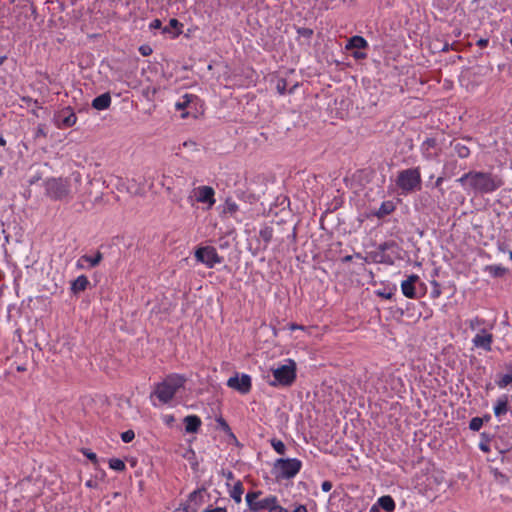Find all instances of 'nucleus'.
Returning <instances> with one entry per match:
<instances>
[{
	"label": "nucleus",
	"instance_id": "obj_49",
	"mask_svg": "<svg viewBox=\"0 0 512 512\" xmlns=\"http://www.w3.org/2000/svg\"><path fill=\"white\" fill-rule=\"evenodd\" d=\"M22 101L27 104L28 106L29 105H34L36 108H42L41 104L38 102V100L36 99H32L31 97H23L22 98Z\"/></svg>",
	"mask_w": 512,
	"mask_h": 512
},
{
	"label": "nucleus",
	"instance_id": "obj_15",
	"mask_svg": "<svg viewBox=\"0 0 512 512\" xmlns=\"http://www.w3.org/2000/svg\"><path fill=\"white\" fill-rule=\"evenodd\" d=\"M495 448L500 453H506L512 449V431L511 430H503L496 438H495Z\"/></svg>",
	"mask_w": 512,
	"mask_h": 512
},
{
	"label": "nucleus",
	"instance_id": "obj_64",
	"mask_svg": "<svg viewBox=\"0 0 512 512\" xmlns=\"http://www.w3.org/2000/svg\"><path fill=\"white\" fill-rule=\"evenodd\" d=\"M38 109H39V108H36V107L34 106V108L31 110V113H32L34 116H36V117H39V115H38Z\"/></svg>",
	"mask_w": 512,
	"mask_h": 512
},
{
	"label": "nucleus",
	"instance_id": "obj_56",
	"mask_svg": "<svg viewBox=\"0 0 512 512\" xmlns=\"http://www.w3.org/2000/svg\"><path fill=\"white\" fill-rule=\"evenodd\" d=\"M332 486H333L332 483L330 481L326 480V481L322 482L321 489L324 492H329L332 489Z\"/></svg>",
	"mask_w": 512,
	"mask_h": 512
},
{
	"label": "nucleus",
	"instance_id": "obj_28",
	"mask_svg": "<svg viewBox=\"0 0 512 512\" xmlns=\"http://www.w3.org/2000/svg\"><path fill=\"white\" fill-rule=\"evenodd\" d=\"M273 228L270 226H264L259 231V237L264 242V249L268 247L269 243L273 238Z\"/></svg>",
	"mask_w": 512,
	"mask_h": 512
},
{
	"label": "nucleus",
	"instance_id": "obj_33",
	"mask_svg": "<svg viewBox=\"0 0 512 512\" xmlns=\"http://www.w3.org/2000/svg\"><path fill=\"white\" fill-rule=\"evenodd\" d=\"M108 463L109 467L115 471L123 472L126 469L124 461L119 458H111Z\"/></svg>",
	"mask_w": 512,
	"mask_h": 512
},
{
	"label": "nucleus",
	"instance_id": "obj_61",
	"mask_svg": "<svg viewBox=\"0 0 512 512\" xmlns=\"http://www.w3.org/2000/svg\"><path fill=\"white\" fill-rule=\"evenodd\" d=\"M83 262H85V261H84V260H81V257H80V258L77 260V262H76V267H77L78 269H84V268H85V266H84Z\"/></svg>",
	"mask_w": 512,
	"mask_h": 512
},
{
	"label": "nucleus",
	"instance_id": "obj_5",
	"mask_svg": "<svg viewBox=\"0 0 512 512\" xmlns=\"http://www.w3.org/2000/svg\"><path fill=\"white\" fill-rule=\"evenodd\" d=\"M395 182L404 194L420 190L422 183L420 168L413 167L399 171Z\"/></svg>",
	"mask_w": 512,
	"mask_h": 512
},
{
	"label": "nucleus",
	"instance_id": "obj_38",
	"mask_svg": "<svg viewBox=\"0 0 512 512\" xmlns=\"http://www.w3.org/2000/svg\"><path fill=\"white\" fill-rule=\"evenodd\" d=\"M47 137V126L46 124H38L37 128L34 132V139L38 140L40 138H46Z\"/></svg>",
	"mask_w": 512,
	"mask_h": 512
},
{
	"label": "nucleus",
	"instance_id": "obj_12",
	"mask_svg": "<svg viewBox=\"0 0 512 512\" xmlns=\"http://www.w3.org/2000/svg\"><path fill=\"white\" fill-rule=\"evenodd\" d=\"M197 202L207 204V209H211L215 204V191L210 186H199L193 190Z\"/></svg>",
	"mask_w": 512,
	"mask_h": 512
},
{
	"label": "nucleus",
	"instance_id": "obj_42",
	"mask_svg": "<svg viewBox=\"0 0 512 512\" xmlns=\"http://www.w3.org/2000/svg\"><path fill=\"white\" fill-rule=\"evenodd\" d=\"M81 453L86 456L94 465H98V457L96 453L92 452L88 448H82Z\"/></svg>",
	"mask_w": 512,
	"mask_h": 512
},
{
	"label": "nucleus",
	"instance_id": "obj_25",
	"mask_svg": "<svg viewBox=\"0 0 512 512\" xmlns=\"http://www.w3.org/2000/svg\"><path fill=\"white\" fill-rule=\"evenodd\" d=\"M484 271L493 278H501L507 273L508 269L500 264H492L485 266Z\"/></svg>",
	"mask_w": 512,
	"mask_h": 512
},
{
	"label": "nucleus",
	"instance_id": "obj_16",
	"mask_svg": "<svg viewBox=\"0 0 512 512\" xmlns=\"http://www.w3.org/2000/svg\"><path fill=\"white\" fill-rule=\"evenodd\" d=\"M419 276L416 274H411L408 278L401 283V291L403 295L410 299L417 298V292L415 284L419 281Z\"/></svg>",
	"mask_w": 512,
	"mask_h": 512
},
{
	"label": "nucleus",
	"instance_id": "obj_39",
	"mask_svg": "<svg viewBox=\"0 0 512 512\" xmlns=\"http://www.w3.org/2000/svg\"><path fill=\"white\" fill-rule=\"evenodd\" d=\"M484 424V419L474 417L469 422V429L472 431H479Z\"/></svg>",
	"mask_w": 512,
	"mask_h": 512
},
{
	"label": "nucleus",
	"instance_id": "obj_37",
	"mask_svg": "<svg viewBox=\"0 0 512 512\" xmlns=\"http://www.w3.org/2000/svg\"><path fill=\"white\" fill-rule=\"evenodd\" d=\"M375 261L378 263L392 265L394 263L392 257L386 253L376 252Z\"/></svg>",
	"mask_w": 512,
	"mask_h": 512
},
{
	"label": "nucleus",
	"instance_id": "obj_30",
	"mask_svg": "<svg viewBox=\"0 0 512 512\" xmlns=\"http://www.w3.org/2000/svg\"><path fill=\"white\" fill-rule=\"evenodd\" d=\"M509 373L503 374L497 381V385L500 388H505L512 383V364L507 366Z\"/></svg>",
	"mask_w": 512,
	"mask_h": 512
},
{
	"label": "nucleus",
	"instance_id": "obj_22",
	"mask_svg": "<svg viewBox=\"0 0 512 512\" xmlns=\"http://www.w3.org/2000/svg\"><path fill=\"white\" fill-rule=\"evenodd\" d=\"M90 285V282L85 275L78 276L75 280L71 282L70 290L73 294L78 295L81 292L85 291L88 286Z\"/></svg>",
	"mask_w": 512,
	"mask_h": 512
},
{
	"label": "nucleus",
	"instance_id": "obj_52",
	"mask_svg": "<svg viewBox=\"0 0 512 512\" xmlns=\"http://www.w3.org/2000/svg\"><path fill=\"white\" fill-rule=\"evenodd\" d=\"M139 52L143 56H149L152 53V48L150 46H148V45H142L139 48Z\"/></svg>",
	"mask_w": 512,
	"mask_h": 512
},
{
	"label": "nucleus",
	"instance_id": "obj_43",
	"mask_svg": "<svg viewBox=\"0 0 512 512\" xmlns=\"http://www.w3.org/2000/svg\"><path fill=\"white\" fill-rule=\"evenodd\" d=\"M216 423L218 425V428L223 431L225 434L230 433V426L227 423V421L223 417L216 418Z\"/></svg>",
	"mask_w": 512,
	"mask_h": 512
},
{
	"label": "nucleus",
	"instance_id": "obj_11",
	"mask_svg": "<svg viewBox=\"0 0 512 512\" xmlns=\"http://www.w3.org/2000/svg\"><path fill=\"white\" fill-rule=\"evenodd\" d=\"M227 386L241 394H247L252 388V380L248 374H242L240 377L238 374H235L228 379Z\"/></svg>",
	"mask_w": 512,
	"mask_h": 512
},
{
	"label": "nucleus",
	"instance_id": "obj_7",
	"mask_svg": "<svg viewBox=\"0 0 512 512\" xmlns=\"http://www.w3.org/2000/svg\"><path fill=\"white\" fill-rule=\"evenodd\" d=\"M194 256L196 260L208 268H214L216 264H221L224 261V258L217 253V250L214 246H199L195 252Z\"/></svg>",
	"mask_w": 512,
	"mask_h": 512
},
{
	"label": "nucleus",
	"instance_id": "obj_27",
	"mask_svg": "<svg viewBox=\"0 0 512 512\" xmlns=\"http://www.w3.org/2000/svg\"><path fill=\"white\" fill-rule=\"evenodd\" d=\"M230 497L236 502L240 503L242 501V495L244 493V487L241 481H237L232 489L230 490Z\"/></svg>",
	"mask_w": 512,
	"mask_h": 512
},
{
	"label": "nucleus",
	"instance_id": "obj_2",
	"mask_svg": "<svg viewBox=\"0 0 512 512\" xmlns=\"http://www.w3.org/2000/svg\"><path fill=\"white\" fill-rule=\"evenodd\" d=\"M187 381L186 376L178 373H171L165 377L162 382L155 385L154 390L150 395L151 401L156 397L161 404H168L175 396V394L184 388ZM154 406H157L155 402H152Z\"/></svg>",
	"mask_w": 512,
	"mask_h": 512
},
{
	"label": "nucleus",
	"instance_id": "obj_35",
	"mask_svg": "<svg viewBox=\"0 0 512 512\" xmlns=\"http://www.w3.org/2000/svg\"><path fill=\"white\" fill-rule=\"evenodd\" d=\"M270 444L278 454L284 455L286 453V445L283 443V441L277 438H272L270 440Z\"/></svg>",
	"mask_w": 512,
	"mask_h": 512
},
{
	"label": "nucleus",
	"instance_id": "obj_23",
	"mask_svg": "<svg viewBox=\"0 0 512 512\" xmlns=\"http://www.w3.org/2000/svg\"><path fill=\"white\" fill-rule=\"evenodd\" d=\"M494 414L496 417H500L506 414L509 410V397L504 394L497 398L496 403L494 405Z\"/></svg>",
	"mask_w": 512,
	"mask_h": 512
},
{
	"label": "nucleus",
	"instance_id": "obj_31",
	"mask_svg": "<svg viewBox=\"0 0 512 512\" xmlns=\"http://www.w3.org/2000/svg\"><path fill=\"white\" fill-rule=\"evenodd\" d=\"M480 438H481V441L479 442V449L485 453L489 452L490 451V442L492 440V437L486 433V432H482L480 434Z\"/></svg>",
	"mask_w": 512,
	"mask_h": 512
},
{
	"label": "nucleus",
	"instance_id": "obj_63",
	"mask_svg": "<svg viewBox=\"0 0 512 512\" xmlns=\"http://www.w3.org/2000/svg\"><path fill=\"white\" fill-rule=\"evenodd\" d=\"M481 419H484V423L485 422H489L491 420V415L490 414H485L483 417H480Z\"/></svg>",
	"mask_w": 512,
	"mask_h": 512
},
{
	"label": "nucleus",
	"instance_id": "obj_9",
	"mask_svg": "<svg viewBox=\"0 0 512 512\" xmlns=\"http://www.w3.org/2000/svg\"><path fill=\"white\" fill-rule=\"evenodd\" d=\"M198 101L199 98L196 95L186 93L175 103V109L181 111L180 117L182 119H186L191 115L192 109L196 110Z\"/></svg>",
	"mask_w": 512,
	"mask_h": 512
},
{
	"label": "nucleus",
	"instance_id": "obj_46",
	"mask_svg": "<svg viewBox=\"0 0 512 512\" xmlns=\"http://www.w3.org/2000/svg\"><path fill=\"white\" fill-rule=\"evenodd\" d=\"M445 180V177L444 176H439L436 181L434 182V184L431 186L432 188H436L438 189V191L440 192V194L443 196L445 194V190L442 188V184Z\"/></svg>",
	"mask_w": 512,
	"mask_h": 512
},
{
	"label": "nucleus",
	"instance_id": "obj_41",
	"mask_svg": "<svg viewBox=\"0 0 512 512\" xmlns=\"http://www.w3.org/2000/svg\"><path fill=\"white\" fill-rule=\"evenodd\" d=\"M276 90L280 95L287 93V80L285 78H279L276 82Z\"/></svg>",
	"mask_w": 512,
	"mask_h": 512
},
{
	"label": "nucleus",
	"instance_id": "obj_50",
	"mask_svg": "<svg viewBox=\"0 0 512 512\" xmlns=\"http://www.w3.org/2000/svg\"><path fill=\"white\" fill-rule=\"evenodd\" d=\"M162 28H163L162 27V21L160 19H154L149 24V29L150 30H157V29H161L162 30Z\"/></svg>",
	"mask_w": 512,
	"mask_h": 512
},
{
	"label": "nucleus",
	"instance_id": "obj_17",
	"mask_svg": "<svg viewBox=\"0 0 512 512\" xmlns=\"http://www.w3.org/2000/svg\"><path fill=\"white\" fill-rule=\"evenodd\" d=\"M436 146L437 141L435 138H426L420 146L423 158L426 160H434L438 156V154L433 151Z\"/></svg>",
	"mask_w": 512,
	"mask_h": 512
},
{
	"label": "nucleus",
	"instance_id": "obj_62",
	"mask_svg": "<svg viewBox=\"0 0 512 512\" xmlns=\"http://www.w3.org/2000/svg\"><path fill=\"white\" fill-rule=\"evenodd\" d=\"M289 329H290V330H292V331H293V330H296V329H303V326H300V325H298V324L291 323V324L289 325Z\"/></svg>",
	"mask_w": 512,
	"mask_h": 512
},
{
	"label": "nucleus",
	"instance_id": "obj_44",
	"mask_svg": "<svg viewBox=\"0 0 512 512\" xmlns=\"http://www.w3.org/2000/svg\"><path fill=\"white\" fill-rule=\"evenodd\" d=\"M394 246H396V243L394 241L383 242L378 245L377 252L385 253L387 250L391 249Z\"/></svg>",
	"mask_w": 512,
	"mask_h": 512
},
{
	"label": "nucleus",
	"instance_id": "obj_45",
	"mask_svg": "<svg viewBox=\"0 0 512 512\" xmlns=\"http://www.w3.org/2000/svg\"><path fill=\"white\" fill-rule=\"evenodd\" d=\"M135 438V433L133 430H127L121 433V439L124 443H129Z\"/></svg>",
	"mask_w": 512,
	"mask_h": 512
},
{
	"label": "nucleus",
	"instance_id": "obj_14",
	"mask_svg": "<svg viewBox=\"0 0 512 512\" xmlns=\"http://www.w3.org/2000/svg\"><path fill=\"white\" fill-rule=\"evenodd\" d=\"M396 504L390 495H384L377 499L376 503L370 508V512H393Z\"/></svg>",
	"mask_w": 512,
	"mask_h": 512
},
{
	"label": "nucleus",
	"instance_id": "obj_21",
	"mask_svg": "<svg viewBox=\"0 0 512 512\" xmlns=\"http://www.w3.org/2000/svg\"><path fill=\"white\" fill-rule=\"evenodd\" d=\"M186 433H197L202 425V421L197 415H188L183 420Z\"/></svg>",
	"mask_w": 512,
	"mask_h": 512
},
{
	"label": "nucleus",
	"instance_id": "obj_40",
	"mask_svg": "<svg viewBox=\"0 0 512 512\" xmlns=\"http://www.w3.org/2000/svg\"><path fill=\"white\" fill-rule=\"evenodd\" d=\"M396 291V286L393 287L390 291H387L386 289L383 290H376L375 294L381 298L391 300L394 297V292Z\"/></svg>",
	"mask_w": 512,
	"mask_h": 512
},
{
	"label": "nucleus",
	"instance_id": "obj_32",
	"mask_svg": "<svg viewBox=\"0 0 512 512\" xmlns=\"http://www.w3.org/2000/svg\"><path fill=\"white\" fill-rule=\"evenodd\" d=\"M239 207L236 204L235 201H233L231 198H227L224 204V213H228L231 216H234V214L238 211Z\"/></svg>",
	"mask_w": 512,
	"mask_h": 512
},
{
	"label": "nucleus",
	"instance_id": "obj_34",
	"mask_svg": "<svg viewBox=\"0 0 512 512\" xmlns=\"http://www.w3.org/2000/svg\"><path fill=\"white\" fill-rule=\"evenodd\" d=\"M485 323L486 321L478 316L466 320V324L471 330L479 329L481 326L485 325Z\"/></svg>",
	"mask_w": 512,
	"mask_h": 512
},
{
	"label": "nucleus",
	"instance_id": "obj_60",
	"mask_svg": "<svg viewBox=\"0 0 512 512\" xmlns=\"http://www.w3.org/2000/svg\"><path fill=\"white\" fill-rule=\"evenodd\" d=\"M164 420L166 424L170 425L174 422L175 419L173 415H166Z\"/></svg>",
	"mask_w": 512,
	"mask_h": 512
},
{
	"label": "nucleus",
	"instance_id": "obj_58",
	"mask_svg": "<svg viewBox=\"0 0 512 512\" xmlns=\"http://www.w3.org/2000/svg\"><path fill=\"white\" fill-rule=\"evenodd\" d=\"M85 486L88 488H97V483L93 479H89L86 481Z\"/></svg>",
	"mask_w": 512,
	"mask_h": 512
},
{
	"label": "nucleus",
	"instance_id": "obj_10",
	"mask_svg": "<svg viewBox=\"0 0 512 512\" xmlns=\"http://www.w3.org/2000/svg\"><path fill=\"white\" fill-rule=\"evenodd\" d=\"M76 121L77 116L70 106L62 108L54 115V122L60 129L70 128L76 124Z\"/></svg>",
	"mask_w": 512,
	"mask_h": 512
},
{
	"label": "nucleus",
	"instance_id": "obj_6",
	"mask_svg": "<svg viewBox=\"0 0 512 512\" xmlns=\"http://www.w3.org/2000/svg\"><path fill=\"white\" fill-rule=\"evenodd\" d=\"M302 462L297 458H279L273 466V473L276 478L291 479L301 470Z\"/></svg>",
	"mask_w": 512,
	"mask_h": 512
},
{
	"label": "nucleus",
	"instance_id": "obj_26",
	"mask_svg": "<svg viewBox=\"0 0 512 512\" xmlns=\"http://www.w3.org/2000/svg\"><path fill=\"white\" fill-rule=\"evenodd\" d=\"M451 147L453 148L456 155L461 159H465L470 156V153H471L470 149L465 144H463L461 142L452 141Z\"/></svg>",
	"mask_w": 512,
	"mask_h": 512
},
{
	"label": "nucleus",
	"instance_id": "obj_36",
	"mask_svg": "<svg viewBox=\"0 0 512 512\" xmlns=\"http://www.w3.org/2000/svg\"><path fill=\"white\" fill-rule=\"evenodd\" d=\"M296 31H297L298 36L305 38L307 40L306 44L309 45L310 40L314 34L313 29L306 28V27H298Z\"/></svg>",
	"mask_w": 512,
	"mask_h": 512
},
{
	"label": "nucleus",
	"instance_id": "obj_53",
	"mask_svg": "<svg viewBox=\"0 0 512 512\" xmlns=\"http://www.w3.org/2000/svg\"><path fill=\"white\" fill-rule=\"evenodd\" d=\"M202 512H227V509L225 507H216L212 508L211 505H209L206 509H204Z\"/></svg>",
	"mask_w": 512,
	"mask_h": 512
},
{
	"label": "nucleus",
	"instance_id": "obj_8",
	"mask_svg": "<svg viewBox=\"0 0 512 512\" xmlns=\"http://www.w3.org/2000/svg\"><path fill=\"white\" fill-rule=\"evenodd\" d=\"M260 491H250L246 494L245 500L249 509L253 512L258 510H267L270 505L275 503V496H268L258 500Z\"/></svg>",
	"mask_w": 512,
	"mask_h": 512
},
{
	"label": "nucleus",
	"instance_id": "obj_54",
	"mask_svg": "<svg viewBox=\"0 0 512 512\" xmlns=\"http://www.w3.org/2000/svg\"><path fill=\"white\" fill-rule=\"evenodd\" d=\"M287 239L293 243H296V240H297L296 226H293L291 228V233L287 235Z\"/></svg>",
	"mask_w": 512,
	"mask_h": 512
},
{
	"label": "nucleus",
	"instance_id": "obj_19",
	"mask_svg": "<svg viewBox=\"0 0 512 512\" xmlns=\"http://www.w3.org/2000/svg\"><path fill=\"white\" fill-rule=\"evenodd\" d=\"M368 46V42L364 37L360 35H355L348 39L345 45V49L348 51L364 50L367 49Z\"/></svg>",
	"mask_w": 512,
	"mask_h": 512
},
{
	"label": "nucleus",
	"instance_id": "obj_3",
	"mask_svg": "<svg viewBox=\"0 0 512 512\" xmlns=\"http://www.w3.org/2000/svg\"><path fill=\"white\" fill-rule=\"evenodd\" d=\"M44 189L45 195L53 201L69 202L73 198L69 178H47L44 181Z\"/></svg>",
	"mask_w": 512,
	"mask_h": 512
},
{
	"label": "nucleus",
	"instance_id": "obj_59",
	"mask_svg": "<svg viewBox=\"0 0 512 512\" xmlns=\"http://www.w3.org/2000/svg\"><path fill=\"white\" fill-rule=\"evenodd\" d=\"M294 512H308L305 505H298L295 507Z\"/></svg>",
	"mask_w": 512,
	"mask_h": 512
},
{
	"label": "nucleus",
	"instance_id": "obj_13",
	"mask_svg": "<svg viewBox=\"0 0 512 512\" xmlns=\"http://www.w3.org/2000/svg\"><path fill=\"white\" fill-rule=\"evenodd\" d=\"M472 343L476 348H481L487 352L492 350L493 335L486 328H481L472 339Z\"/></svg>",
	"mask_w": 512,
	"mask_h": 512
},
{
	"label": "nucleus",
	"instance_id": "obj_29",
	"mask_svg": "<svg viewBox=\"0 0 512 512\" xmlns=\"http://www.w3.org/2000/svg\"><path fill=\"white\" fill-rule=\"evenodd\" d=\"M103 259V254L100 251H97L94 256L90 255H82L81 260H84L86 263L89 264V268H94L100 264V262Z\"/></svg>",
	"mask_w": 512,
	"mask_h": 512
},
{
	"label": "nucleus",
	"instance_id": "obj_4",
	"mask_svg": "<svg viewBox=\"0 0 512 512\" xmlns=\"http://www.w3.org/2000/svg\"><path fill=\"white\" fill-rule=\"evenodd\" d=\"M297 367L292 359H287L286 363L277 368L272 369L273 380H268V384L272 387H289L296 380Z\"/></svg>",
	"mask_w": 512,
	"mask_h": 512
},
{
	"label": "nucleus",
	"instance_id": "obj_55",
	"mask_svg": "<svg viewBox=\"0 0 512 512\" xmlns=\"http://www.w3.org/2000/svg\"><path fill=\"white\" fill-rule=\"evenodd\" d=\"M226 435H227L230 443L239 445V441H238L237 437L235 436V434L232 432V430H230V433H226Z\"/></svg>",
	"mask_w": 512,
	"mask_h": 512
},
{
	"label": "nucleus",
	"instance_id": "obj_20",
	"mask_svg": "<svg viewBox=\"0 0 512 512\" xmlns=\"http://www.w3.org/2000/svg\"><path fill=\"white\" fill-rule=\"evenodd\" d=\"M112 102L111 95L109 92H105L92 100V108L102 111L110 107Z\"/></svg>",
	"mask_w": 512,
	"mask_h": 512
},
{
	"label": "nucleus",
	"instance_id": "obj_18",
	"mask_svg": "<svg viewBox=\"0 0 512 512\" xmlns=\"http://www.w3.org/2000/svg\"><path fill=\"white\" fill-rule=\"evenodd\" d=\"M183 24L176 18H171L169 24L162 28V34H169L172 39L182 34Z\"/></svg>",
	"mask_w": 512,
	"mask_h": 512
},
{
	"label": "nucleus",
	"instance_id": "obj_47",
	"mask_svg": "<svg viewBox=\"0 0 512 512\" xmlns=\"http://www.w3.org/2000/svg\"><path fill=\"white\" fill-rule=\"evenodd\" d=\"M431 284L433 286V289L431 291V297L438 298L441 295L440 284L435 280L432 281Z\"/></svg>",
	"mask_w": 512,
	"mask_h": 512
},
{
	"label": "nucleus",
	"instance_id": "obj_1",
	"mask_svg": "<svg viewBox=\"0 0 512 512\" xmlns=\"http://www.w3.org/2000/svg\"><path fill=\"white\" fill-rule=\"evenodd\" d=\"M468 194L485 195L492 194L504 182L502 178L492 172L470 170L456 180Z\"/></svg>",
	"mask_w": 512,
	"mask_h": 512
},
{
	"label": "nucleus",
	"instance_id": "obj_57",
	"mask_svg": "<svg viewBox=\"0 0 512 512\" xmlns=\"http://www.w3.org/2000/svg\"><path fill=\"white\" fill-rule=\"evenodd\" d=\"M488 43H489V40H488V39H486V38H480V39L477 41V43H476V44H477V46H479L480 48H485V47H487Z\"/></svg>",
	"mask_w": 512,
	"mask_h": 512
},
{
	"label": "nucleus",
	"instance_id": "obj_51",
	"mask_svg": "<svg viewBox=\"0 0 512 512\" xmlns=\"http://www.w3.org/2000/svg\"><path fill=\"white\" fill-rule=\"evenodd\" d=\"M352 56L356 60H363L367 58V54L361 50H354Z\"/></svg>",
	"mask_w": 512,
	"mask_h": 512
},
{
	"label": "nucleus",
	"instance_id": "obj_48",
	"mask_svg": "<svg viewBox=\"0 0 512 512\" xmlns=\"http://www.w3.org/2000/svg\"><path fill=\"white\" fill-rule=\"evenodd\" d=\"M267 510H270V512H288L287 509H285L284 507H282L278 504V500H277L276 496H275V503L270 505V507Z\"/></svg>",
	"mask_w": 512,
	"mask_h": 512
},
{
	"label": "nucleus",
	"instance_id": "obj_24",
	"mask_svg": "<svg viewBox=\"0 0 512 512\" xmlns=\"http://www.w3.org/2000/svg\"><path fill=\"white\" fill-rule=\"evenodd\" d=\"M396 209V206L393 201H384L380 205L379 209L373 213L378 219H382L387 215L393 213Z\"/></svg>",
	"mask_w": 512,
	"mask_h": 512
}]
</instances>
